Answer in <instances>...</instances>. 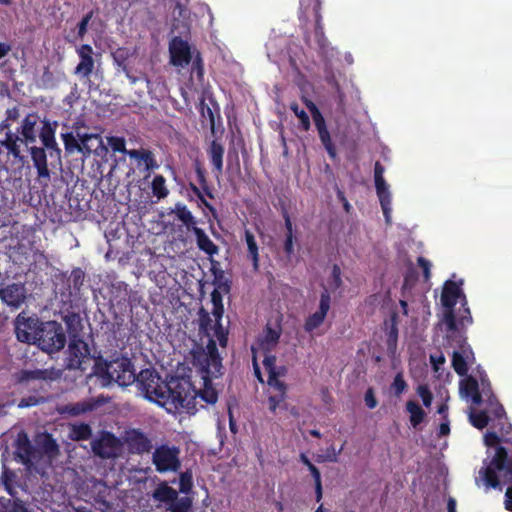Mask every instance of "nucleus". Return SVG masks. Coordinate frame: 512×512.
<instances>
[{
	"label": "nucleus",
	"instance_id": "50",
	"mask_svg": "<svg viewBox=\"0 0 512 512\" xmlns=\"http://www.w3.org/2000/svg\"><path fill=\"white\" fill-rule=\"evenodd\" d=\"M48 372L37 370V371H26L23 373L22 380L28 381L31 379H46Z\"/></svg>",
	"mask_w": 512,
	"mask_h": 512
},
{
	"label": "nucleus",
	"instance_id": "21",
	"mask_svg": "<svg viewBox=\"0 0 512 512\" xmlns=\"http://www.w3.org/2000/svg\"><path fill=\"white\" fill-rule=\"evenodd\" d=\"M16 454L22 463L32 465L37 460L36 450L31 446L26 434H18L16 440Z\"/></svg>",
	"mask_w": 512,
	"mask_h": 512
},
{
	"label": "nucleus",
	"instance_id": "56",
	"mask_svg": "<svg viewBox=\"0 0 512 512\" xmlns=\"http://www.w3.org/2000/svg\"><path fill=\"white\" fill-rule=\"evenodd\" d=\"M332 277L334 279V288H337L341 284V278H340V269L337 266L333 267L332 270Z\"/></svg>",
	"mask_w": 512,
	"mask_h": 512
},
{
	"label": "nucleus",
	"instance_id": "51",
	"mask_svg": "<svg viewBox=\"0 0 512 512\" xmlns=\"http://www.w3.org/2000/svg\"><path fill=\"white\" fill-rule=\"evenodd\" d=\"M91 18H92V13H89L79 23V25H78V35L81 38L85 35V33L87 31L88 24H89Z\"/></svg>",
	"mask_w": 512,
	"mask_h": 512
},
{
	"label": "nucleus",
	"instance_id": "14",
	"mask_svg": "<svg viewBox=\"0 0 512 512\" xmlns=\"http://www.w3.org/2000/svg\"><path fill=\"white\" fill-rule=\"evenodd\" d=\"M93 452L101 458H113L121 452V443L110 433H102L92 442Z\"/></svg>",
	"mask_w": 512,
	"mask_h": 512
},
{
	"label": "nucleus",
	"instance_id": "5",
	"mask_svg": "<svg viewBox=\"0 0 512 512\" xmlns=\"http://www.w3.org/2000/svg\"><path fill=\"white\" fill-rule=\"evenodd\" d=\"M197 364L202 374L203 387L197 390L194 386L193 389L196 391L197 397L209 404H214L217 401L218 395L215 388L212 386L211 379L217 377L221 370V360L219 355L215 353V347L213 344L209 346V354H200L197 357Z\"/></svg>",
	"mask_w": 512,
	"mask_h": 512
},
{
	"label": "nucleus",
	"instance_id": "25",
	"mask_svg": "<svg viewBox=\"0 0 512 512\" xmlns=\"http://www.w3.org/2000/svg\"><path fill=\"white\" fill-rule=\"evenodd\" d=\"M127 155L135 159L138 162V165L144 166V169L146 171H152L158 168V164L152 154L151 151L146 149H139V150H129L127 152Z\"/></svg>",
	"mask_w": 512,
	"mask_h": 512
},
{
	"label": "nucleus",
	"instance_id": "57",
	"mask_svg": "<svg viewBox=\"0 0 512 512\" xmlns=\"http://www.w3.org/2000/svg\"><path fill=\"white\" fill-rule=\"evenodd\" d=\"M315 481V489H316V500L319 502L322 498V485H321V477L319 480Z\"/></svg>",
	"mask_w": 512,
	"mask_h": 512
},
{
	"label": "nucleus",
	"instance_id": "55",
	"mask_svg": "<svg viewBox=\"0 0 512 512\" xmlns=\"http://www.w3.org/2000/svg\"><path fill=\"white\" fill-rule=\"evenodd\" d=\"M365 403L366 405L370 408V409H373L376 407L377 405V401L374 397V394L372 392L371 389H369L366 393H365Z\"/></svg>",
	"mask_w": 512,
	"mask_h": 512
},
{
	"label": "nucleus",
	"instance_id": "54",
	"mask_svg": "<svg viewBox=\"0 0 512 512\" xmlns=\"http://www.w3.org/2000/svg\"><path fill=\"white\" fill-rule=\"evenodd\" d=\"M284 249L288 255L293 254V252H294L293 234H286Z\"/></svg>",
	"mask_w": 512,
	"mask_h": 512
},
{
	"label": "nucleus",
	"instance_id": "23",
	"mask_svg": "<svg viewBox=\"0 0 512 512\" xmlns=\"http://www.w3.org/2000/svg\"><path fill=\"white\" fill-rule=\"evenodd\" d=\"M133 53L130 52L128 49L120 48L116 50L113 53V57L115 62L117 63L118 67L125 73L126 77L130 80L132 84H135L137 81L141 79H145L147 83H149V80L146 79V77L143 74H140L139 76H135L132 73L131 67L129 64L126 63L130 55Z\"/></svg>",
	"mask_w": 512,
	"mask_h": 512
},
{
	"label": "nucleus",
	"instance_id": "62",
	"mask_svg": "<svg viewBox=\"0 0 512 512\" xmlns=\"http://www.w3.org/2000/svg\"><path fill=\"white\" fill-rule=\"evenodd\" d=\"M285 227L287 230V234H293V226H292V222L289 218H286V220H285Z\"/></svg>",
	"mask_w": 512,
	"mask_h": 512
},
{
	"label": "nucleus",
	"instance_id": "42",
	"mask_svg": "<svg viewBox=\"0 0 512 512\" xmlns=\"http://www.w3.org/2000/svg\"><path fill=\"white\" fill-rule=\"evenodd\" d=\"M290 108L300 120L302 128L308 131L310 129V119L307 113L303 109H300L296 103H292Z\"/></svg>",
	"mask_w": 512,
	"mask_h": 512
},
{
	"label": "nucleus",
	"instance_id": "49",
	"mask_svg": "<svg viewBox=\"0 0 512 512\" xmlns=\"http://www.w3.org/2000/svg\"><path fill=\"white\" fill-rule=\"evenodd\" d=\"M301 462L307 466L308 470L311 472L314 480H319L321 477L319 470L317 467L311 463V461L308 459V457L305 454L300 455Z\"/></svg>",
	"mask_w": 512,
	"mask_h": 512
},
{
	"label": "nucleus",
	"instance_id": "19",
	"mask_svg": "<svg viewBox=\"0 0 512 512\" xmlns=\"http://www.w3.org/2000/svg\"><path fill=\"white\" fill-rule=\"evenodd\" d=\"M80 62L75 68V74L80 78H88L94 69L93 49L89 45H82L77 49Z\"/></svg>",
	"mask_w": 512,
	"mask_h": 512
},
{
	"label": "nucleus",
	"instance_id": "11",
	"mask_svg": "<svg viewBox=\"0 0 512 512\" xmlns=\"http://www.w3.org/2000/svg\"><path fill=\"white\" fill-rule=\"evenodd\" d=\"M384 168L380 165V163L375 164L374 169V179H375V187L377 196L380 201V205L385 217V221L387 224H391L392 221V195L390 192V187L385 181L383 177Z\"/></svg>",
	"mask_w": 512,
	"mask_h": 512
},
{
	"label": "nucleus",
	"instance_id": "60",
	"mask_svg": "<svg viewBox=\"0 0 512 512\" xmlns=\"http://www.w3.org/2000/svg\"><path fill=\"white\" fill-rule=\"evenodd\" d=\"M448 512H456V501L453 498H449L447 503Z\"/></svg>",
	"mask_w": 512,
	"mask_h": 512
},
{
	"label": "nucleus",
	"instance_id": "22",
	"mask_svg": "<svg viewBox=\"0 0 512 512\" xmlns=\"http://www.w3.org/2000/svg\"><path fill=\"white\" fill-rule=\"evenodd\" d=\"M30 154L39 179H44L46 182L49 181L50 171L47 165L45 149L33 146L30 148Z\"/></svg>",
	"mask_w": 512,
	"mask_h": 512
},
{
	"label": "nucleus",
	"instance_id": "27",
	"mask_svg": "<svg viewBox=\"0 0 512 512\" xmlns=\"http://www.w3.org/2000/svg\"><path fill=\"white\" fill-rule=\"evenodd\" d=\"M1 144L7 149L8 154L12 155L16 159H23L21 155V147L24 144L26 145L23 138L19 137L17 134L9 132L6 134L5 139L1 141Z\"/></svg>",
	"mask_w": 512,
	"mask_h": 512
},
{
	"label": "nucleus",
	"instance_id": "28",
	"mask_svg": "<svg viewBox=\"0 0 512 512\" xmlns=\"http://www.w3.org/2000/svg\"><path fill=\"white\" fill-rule=\"evenodd\" d=\"M42 124L43 125L39 133V137L42 141V144L45 148L54 149L59 153L60 150L58 149L55 140V127L57 124H52L49 121H43Z\"/></svg>",
	"mask_w": 512,
	"mask_h": 512
},
{
	"label": "nucleus",
	"instance_id": "63",
	"mask_svg": "<svg viewBox=\"0 0 512 512\" xmlns=\"http://www.w3.org/2000/svg\"><path fill=\"white\" fill-rule=\"evenodd\" d=\"M300 9H301V13L302 14H306L307 10H308V6H306L305 2L304 1H301L300 3Z\"/></svg>",
	"mask_w": 512,
	"mask_h": 512
},
{
	"label": "nucleus",
	"instance_id": "1",
	"mask_svg": "<svg viewBox=\"0 0 512 512\" xmlns=\"http://www.w3.org/2000/svg\"><path fill=\"white\" fill-rule=\"evenodd\" d=\"M479 381L474 376H468L460 381V394L474 405L486 404L488 410H469L470 423L477 429H483L490 421L493 431L484 435L487 446V458L476 477V484L487 490L511 484L505 494V508L512 512V426L507 422L503 407L495 399L490 383L482 372Z\"/></svg>",
	"mask_w": 512,
	"mask_h": 512
},
{
	"label": "nucleus",
	"instance_id": "32",
	"mask_svg": "<svg viewBox=\"0 0 512 512\" xmlns=\"http://www.w3.org/2000/svg\"><path fill=\"white\" fill-rule=\"evenodd\" d=\"M37 445L49 459L55 457L58 453V446L49 435H40L37 439Z\"/></svg>",
	"mask_w": 512,
	"mask_h": 512
},
{
	"label": "nucleus",
	"instance_id": "26",
	"mask_svg": "<svg viewBox=\"0 0 512 512\" xmlns=\"http://www.w3.org/2000/svg\"><path fill=\"white\" fill-rule=\"evenodd\" d=\"M129 448L136 453L149 451L151 448L150 440L139 431H131L127 435Z\"/></svg>",
	"mask_w": 512,
	"mask_h": 512
},
{
	"label": "nucleus",
	"instance_id": "30",
	"mask_svg": "<svg viewBox=\"0 0 512 512\" xmlns=\"http://www.w3.org/2000/svg\"><path fill=\"white\" fill-rule=\"evenodd\" d=\"M193 232L196 236L198 247L209 255H214L218 252L217 246L210 240V238L205 234V232L193 226Z\"/></svg>",
	"mask_w": 512,
	"mask_h": 512
},
{
	"label": "nucleus",
	"instance_id": "16",
	"mask_svg": "<svg viewBox=\"0 0 512 512\" xmlns=\"http://www.w3.org/2000/svg\"><path fill=\"white\" fill-rule=\"evenodd\" d=\"M78 138L81 141V153L85 156H89L91 153L101 156L108 151L103 143L102 137L98 134H81L78 132Z\"/></svg>",
	"mask_w": 512,
	"mask_h": 512
},
{
	"label": "nucleus",
	"instance_id": "10",
	"mask_svg": "<svg viewBox=\"0 0 512 512\" xmlns=\"http://www.w3.org/2000/svg\"><path fill=\"white\" fill-rule=\"evenodd\" d=\"M279 337L280 329L267 327L259 335L256 343L252 346L254 371L260 381L263 380L260 377V369L257 360L259 358H263V361L265 357H274L273 355H268V352L272 351L276 347Z\"/></svg>",
	"mask_w": 512,
	"mask_h": 512
},
{
	"label": "nucleus",
	"instance_id": "8",
	"mask_svg": "<svg viewBox=\"0 0 512 512\" xmlns=\"http://www.w3.org/2000/svg\"><path fill=\"white\" fill-rule=\"evenodd\" d=\"M101 371L107 376L109 381L116 382L119 386H128L135 382L136 373L130 359L126 357L116 358L104 365H100Z\"/></svg>",
	"mask_w": 512,
	"mask_h": 512
},
{
	"label": "nucleus",
	"instance_id": "29",
	"mask_svg": "<svg viewBox=\"0 0 512 512\" xmlns=\"http://www.w3.org/2000/svg\"><path fill=\"white\" fill-rule=\"evenodd\" d=\"M93 400H83L78 403L67 404L61 407L60 412L71 416H78L93 410L97 406Z\"/></svg>",
	"mask_w": 512,
	"mask_h": 512
},
{
	"label": "nucleus",
	"instance_id": "9",
	"mask_svg": "<svg viewBox=\"0 0 512 512\" xmlns=\"http://www.w3.org/2000/svg\"><path fill=\"white\" fill-rule=\"evenodd\" d=\"M170 63L175 67H185L193 59V69L199 77L203 76L202 60L197 53L194 57L189 44L179 37H174L169 44Z\"/></svg>",
	"mask_w": 512,
	"mask_h": 512
},
{
	"label": "nucleus",
	"instance_id": "7",
	"mask_svg": "<svg viewBox=\"0 0 512 512\" xmlns=\"http://www.w3.org/2000/svg\"><path fill=\"white\" fill-rule=\"evenodd\" d=\"M43 351L52 353L62 349L66 343V336L62 326L55 321H48L40 324L38 336L34 342Z\"/></svg>",
	"mask_w": 512,
	"mask_h": 512
},
{
	"label": "nucleus",
	"instance_id": "39",
	"mask_svg": "<svg viewBox=\"0 0 512 512\" xmlns=\"http://www.w3.org/2000/svg\"><path fill=\"white\" fill-rule=\"evenodd\" d=\"M317 131H318L321 143L325 147L327 153L329 154V156L331 158H335L336 157V150H335V147H334V145L332 143L331 136H330V133H329L327 127H322L320 129H317Z\"/></svg>",
	"mask_w": 512,
	"mask_h": 512
},
{
	"label": "nucleus",
	"instance_id": "37",
	"mask_svg": "<svg viewBox=\"0 0 512 512\" xmlns=\"http://www.w3.org/2000/svg\"><path fill=\"white\" fill-rule=\"evenodd\" d=\"M152 192L153 195L158 199L165 198L169 191L166 187V180L162 175H157L152 181Z\"/></svg>",
	"mask_w": 512,
	"mask_h": 512
},
{
	"label": "nucleus",
	"instance_id": "3",
	"mask_svg": "<svg viewBox=\"0 0 512 512\" xmlns=\"http://www.w3.org/2000/svg\"><path fill=\"white\" fill-rule=\"evenodd\" d=\"M462 282L456 283L453 281H446L441 294V304L445 308L442 318V325L445 327L448 337H452V335L457 330V324L455 320V315L453 311V307L457 302H460L464 307V312L467 316H464L461 319V324L464 325L466 322L470 324L472 322V317L470 315V310L467 305L466 296L463 293L461 288Z\"/></svg>",
	"mask_w": 512,
	"mask_h": 512
},
{
	"label": "nucleus",
	"instance_id": "52",
	"mask_svg": "<svg viewBox=\"0 0 512 512\" xmlns=\"http://www.w3.org/2000/svg\"><path fill=\"white\" fill-rule=\"evenodd\" d=\"M418 264L423 269L424 277L426 280L430 278L431 262L423 257L418 258Z\"/></svg>",
	"mask_w": 512,
	"mask_h": 512
},
{
	"label": "nucleus",
	"instance_id": "34",
	"mask_svg": "<svg viewBox=\"0 0 512 512\" xmlns=\"http://www.w3.org/2000/svg\"><path fill=\"white\" fill-rule=\"evenodd\" d=\"M245 241H246L247 248H248V257L253 262L254 270H258V267H259L258 246L255 241L254 235L248 230L245 231Z\"/></svg>",
	"mask_w": 512,
	"mask_h": 512
},
{
	"label": "nucleus",
	"instance_id": "59",
	"mask_svg": "<svg viewBox=\"0 0 512 512\" xmlns=\"http://www.w3.org/2000/svg\"><path fill=\"white\" fill-rule=\"evenodd\" d=\"M450 432L449 424L448 423H442L439 427V434L441 436H446Z\"/></svg>",
	"mask_w": 512,
	"mask_h": 512
},
{
	"label": "nucleus",
	"instance_id": "18",
	"mask_svg": "<svg viewBox=\"0 0 512 512\" xmlns=\"http://www.w3.org/2000/svg\"><path fill=\"white\" fill-rule=\"evenodd\" d=\"M473 361L474 354L467 344H462L459 350L453 352L452 365L459 375H465Z\"/></svg>",
	"mask_w": 512,
	"mask_h": 512
},
{
	"label": "nucleus",
	"instance_id": "44",
	"mask_svg": "<svg viewBox=\"0 0 512 512\" xmlns=\"http://www.w3.org/2000/svg\"><path fill=\"white\" fill-rule=\"evenodd\" d=\"M85 274L81 269H74L69 277V282L74 289L78 290L84 282Z\"/></svg>",
	"mask_w": 512,
	"mask_h": 512
},
{
	"label": "nucleus",
	"instance_id": "64",
	"mask_svg": "<svg viewBox=\"0 0 512 512\" xmlns=\"http://www.w3.org/2000/svg\"><path fill=\"white\" fill-rule=\"evenodd\" d=\"M390 337L393 339L394 342L396 341L397 332H396V329L394 327H392Z\"/></svg>",
	"mask_w": 512,
	"mask_h": 512
},
{
	"label": "nucleus",
	"instance_id": "45",
	"mask_svg": "<svg viewBox=\"0 0 512 512\" xmlns=\"http://www.w3.org/2000/svg\"><path fill=\"white\" fill-rule=\"evenodd\" d=\"M192 474L189 471L183 472L179 479V488L183 493H188L192 488Z\"/></svg>",
	"mask_w": 512,
	"mask_h": 512
},
{
	"label": "nucleus",
	"instance_id": "61",
	"mask_svg": "<svg viewBox=\"0 0 512 512\" xmlns=\"http://www.w3.org/2000/svg\"><path fill=\"white\" fill-rule=\"evenodd\" d=\"M304 102H305L307 108L309 109V111L311 112V114H313L314 112L319 110L317 108V106L312 101L305 99Z\"/></svg>",
	"mask_w": 512,
	"mask_h": 512
},
{
	"label": "nucleus",
	"instance_id": "48",
	"mask_svg": "<svg viewBox=\"0 0 512 512\" xmlns=\"http://www.w3.org/2000/svg\"><path fill=\"white\" fill-rule=\"evenodd\" d=\"M339 453H340V450L337 451L333 446H330L329 448H327L325 455L318 456V461L336 462L338 459Z\"/></svg>",
	"mask_w": 512,
	"mask_h": 512
},
{
	"label": "nucleus",
	"instance_id": "15",
	"mask_svg": "<svg viewBox=\"0 0 512 512\" xmlns=\"http://www.w3.org/2000/svg\"><path fill=\"white\" fill-rule=\"evenodd\" d=\"M331 297L328 291L322 292L320 296V302L318 310L311 314L305 321L304 328L307 332L311 333L315 329L319 328L330 309Z\"/></svg>",
	"mask_w": 512,
	"mask_h": 512
},
{
	"label": "nucleus",
	"instance_id": "20",
	"mask_svg": "<svg viewBox=\"0 0 512 512\" xmlns=\"http://www.w3.org/2000/svg\"><path fill=\"white\" fill-rule=\"evenodd\" d=\"M0 298L7 305L19 307L25 299V289L21 284H10L0 289Z\"/></svg>",
	"mask_w": 512,
	"mask_h": 512
},
{
	"label": "nucleus",
	"instance_id": "36",
	"mask_svg": "<svg viewBox=\"0 0 512 512\" xmlns=\"http://www.w3.org/2000/svg\"><path fill=\"white\" fill-rule=\"evenodd\" d=\"M191 506L192 501L189 497L179 498L177 495L166 509L170 512H189Z\"/></svg>",
	"mask_w": 512,
	"mask_h": 512
},
{
	"label": "nucleus",
	"instance_id": "24",
	"mask_svg": "<svg viewBox=\"0 0 512 512\" xmlns=\"http://www.w3.org/2000/svg\"><path fill=\"white\" fill-rule=\"evenodd\" d=\"M39 123V117L36 114L27 115L20 127L21 138L25 140L26 145L34 143L36 141L38 130L37 125Z\"/></svg>",
	"mask_w": 512,
	"mask_h": 512
},
{
	"label": "nucleus",
	"instance_id": "35",
	"mask_svg": "<svg viewBox=\"0 0 512 512\" xmlns=\"http://www.w3.org/2000/svg\"><path fill=\"white\" fill-rule=\"evenodd\" d=\"M406 410L410 416V423L413 427H417L424 419L425 412L423 409L414 401H408L406 403Z\"/></svg>",
	"mask_w": 512,
	"mask_h": 512
},
{
	"label": "nucleus",
	"instance_id": "12",
	"mask_svg": "<svg viewBox=\"0 0 512 512\" xmlns=\"http://www.w3.org/2000/svg\"><path fill=\"white\" fill-rule=\"evenodd\" d=\"M153 464L161 473L177 471L180 467L179 449L167 445L156 448L153 453Z\"/></svg>",
	"mask_w": 512,
	"mask_h": 512
},
{
	"label": "nucleus",
	"instance_id": "41",
	"mask_svg": "<svg viewBox=\"0 0 512 512\" xmlns=\"http://www.w3.org/2000/svg\"><path fill=\"white\" fill-rule=\"evenodd\" d=\"M91 435V429L86 424L74 425L70 430V437L73 440H84Z\"/></svg>",
	"mask_w": 512,
	"mask_h": 512
},
{
	"label": "nucleus",
	"instance_id": "13",
	"mask_svg": "<svg viewBox=\"0 0 512 512\" xmlns=\"http://www.w3.org/2000/svg\"><path fill=\"white\" fill-rule=\"evenodd\" d=\"M40 322L35 317H26L23 313L19 314L15 320V332L18 340L26 343H33L38 336Z\"/></svg>",
	"mask_w": 512,
	"mask_h": 512
},
{
	"label": "nucleus",
	"instance_id": "47",
	"mask_svg": "<svg viewBox=\"0 0 512 512\" xmlns=\"http://www.w3.org/2000/svg\"><path fill=\"white\" fill-rule=\"evenodd\" d=\"M407 384L403 378V375L401 373H398L394 381L392 383V389L395 392L396 395H400L404 390L406 389Z\"/></svg>",
	"mask_w": 512,
	"mask_h": 512
},
{
	"label": "nucleus",
	"instance_id": "6",
	"mask_svg": "<svg viewBox=\"0 0 512 512\" xmlns=\"http://www.w3.org/2000/svg\"><path fill=\"white\" fill-rule=\"evenodd\" d=\"M275 361L274 357H265L263 360V364L265 369L267 370L268 377V408L272 413H276L277 410H286V386L285 384L277 377V373L275 371Z\"/></svg>",
	"mask_w": 512,
	"mask_h": 512
},
{
	"label": "nucleus",
	"instance_id": "31",
	"mask_svg": "<svg viewBox=\"0 0 512 512\" xmlns=\"http://www.w3.org/2000/svg\"><path fill=\"white\" fill-rule=\"evenodd\" d=\"M153 498L156 501L165 503L166 507L176 498L177 491L169 487L167 484H160L153 492Z\"/></svg>",
	"mask_w": 512,
	"mask_h": 512
},
{
	"label": "nucleus",
	"instance_id": "58",
	"mask_svg": "<svg viewBox=\"0 0 512 512\" xmlns=\"http://www.w3.org/2000/svg\"><path fill=\"white\" fill-rule=\"evenodd\" d=\"M10 50H11V47L8 44L0 43V59L5 57Z\"/></svg>",
	"mask_w": 512,
	"mask_h": 512
},
{
	"label": "nucleus",
	"instance_id": "46",
	"mask_svg": "<svg viewBox=\"0 0 512 512\" xmlns=\"http://www.w3.org/2000/svg\"><path fill=\"white\" fill-rule=\"evenodd\" d=\"M417 393L420 396V398L422 399L423 404L426 407H430L433 397H432V394H431L430 390L428 389V387L426 385H420L417 388Z\"/></svg>",
	"mask_w": 512,
	"mask_h": 512
},
{
	"label": "nucleus",
	"instance_id": "33",
	"mask_svg": "<svg viewBox=\"0 0 512 512\" xmlns=\"http://www.w3.org/2000/svg\"><path fill=\"white\" fill-rule=\"evenodd\" d=\"M223 154L224 148L222 147V145L217 143L216 141H213L209 149V156L212 165L218 172H221L223 168Z\"/></svg>",
	"mask_w": 512,
	"mask_h": 512
},
{
	"label": "nucleus",
	"instance_id": "53",
	"mask_svg": "<svg viewBox=\"0 0 512 512\" xmlns=\"http://www.w3.org/2000/svg\"><path fill=\"white\" fill-rule=\"evenodd\" d=\"M311 115H312L313 121L315 123L316 129L326 127L325 119L319 110L314 112Z\"/></svg>",
	"mask_w": 512,
	"mask_h": 512
},
{
	"label": "nucleus",
	"instance_id": "17",
	"mask_svg": "<svg viewBox=\"0 0 512 512\" xmlns=\"http://www.w3.org/2000/svg\"><path fill=\"white\" fill-rule=\"evenodd\" d=\"M69 367L83 369V364L89 359V348L82 340H73L68 347Z\"/></svg>",
	"mask_w": 512,
	"mask_h": 512
},
{
	"label": "nucleus",
	"instance_id": "4",
	"mask_svg": "<svg viewBox=\"0 0 512 512\" xmlns=\"http://www.w3.org/2000/svg\"><path fill=\"white\" fill-rule=\"evenodd\" d=\"M223 315V305L221 303L220 295L214 291L212 293V312L209 314L204 309H200L199 311V325L200 330L208 337V343L206 347V352L202 354H209V346L211 344L216 347V343L218 342L221 346L226 345L227 341V332L220 324L221 318ZM215 353L218 354L217 348H215Z\"/></svg>",
	"mask_w": 512,
	"mask_h": 512
},
{
	"label": "nucleus",
	"instance_id": "43",
	"mask_svg": "<svg viewBox=\"0 0 512 512\" xmlns=\"http://www.w3.org/2000/svg\"><path fill=\"white\" fill-rule=\"evenodd\" d=\"M107 143L114 152H121L127 154L129 150L126 149L125 139L123 137H107Z\"/></svg>",
	"mask_w": 512,
	"mask_h": 512
},
{
	"label": "nucleus",
	"instance_id": "2",
	"mask_svg": "<svg viewBox=\"0 0 512 512\" xmlns=\"http://www.w3.org/2000/svg\"><path fill=\"white\" fill-rule=\"evenodd\" d=\"M135 381L146 399L170 413L195 408L197 393L187 378H172L169 382H164L155 371L145 369L136 376Z\"/></svg>",
	"mask_w": 512,
	"mask_h": 512
},
{
	"label": "nucleus",
	"instance_id": "40",
	"mask_svg": "<svg viewBox=\"0 0 512 512\" xmlns=\"http://www.w3.org/2000/svg\"><path fill=\"white\" fill-rule=\"evenodd\" d=\"M175 214L178 219L182 221L186 226H191L195 224L194 217L192 213L187 209L185 205L177 204L174 209Z\"/></svg>",
	"mask_w": 512,
	"mask_h": 512
},
{
	"label": "nucleus",
	"instance_id": "38",
	"mask_svg": "<svg viewBox=\"0 0 512 512\" xmlns=\"http://www.w3.org/2000/svg\"><path fill=\"white\" fill-rule=\"evenodd\" d=\"M62 140L67 152H81V141L78 138V133L76 135H74L73 133L62 134Z\"/></svg>",
	"mask_w": 512,
	"mask_h": 512
}]
</instances>
